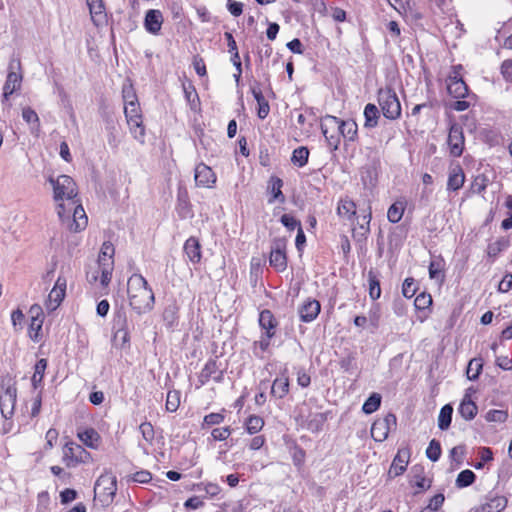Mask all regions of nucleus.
Returning <instances> with one entry per match:
<instances>
[{
  "label": "nucleus",
  "mask_w": 512,
  "mask_h": 512,
  "mask_svg": "<svg viewBox=\"0 0 512 512\" xmlns=\"http://www.w3.org/2000/svg\"><path fill=\"white\" fill-rule=\"evenodd\" d=\"M406 202L398 200L394 202L387 211V218L391 223H398L404 214Z\"/></svg>",
  "instance_id": "31"
},
{
  "label": "nucleus",
  "mask_w": 512,
  "mask_h": 512,
  "mask_svg": "<svg viewBox=\"0 0 512 512\" xmlns=\"http://www.w3.org/2000/svg\"><path fill=\"white\" fill-rule=\"evenodd\" d=\"M281 223L289 230H294L295 228L299 229V227H301L300 222L289 214L282 215Z\"/></svg>",
  "instance_id": "60"
},
{
  "label": "nucleus",
  "mask_w": 512,
  "mask_h": 512,
  "mask_svg": "<svg viewBox=\"0 0 512 512\" xmlns=\"http://www.w3.org/2000/svg\"><path fill=\"white\" fill-rule=\"evenodd\" d=\"M224 420H225L224 412L209 413L204 416L201 428L205 429L208 426L219 425V424L223 423Z\"/></svg>",
  "instance_id": "44"
},
{
  "label": "nucleus",
  "mask_w": 512,
  "mask_h": 512,
  "mask_svg": "<svg viewBox=\"0 0 512 512\" xmlns=\"http://www.w3.org/2000/svg\"><path fill=\"white\" fill-rule=\"evenodd\" d=\"M444 501H445L444 495L442 493H438L430 499L429 504L427 506L435 512L441 508Z\"/></svg>",
  "instance_id": "61"
},
{
  "label": "nucleus",
  "mask_w": 512,
  "mask_h": 512,
  "mask_svg": "<svg viewBox=\"0 0 512 512\" xmlns=\"http://www.w3.org/2000/svg\"><path fill=\"white\" fill-rule=\"evenodd\" d=\"M483 369V359L482 358H473L469 361L466 374L469 380L475 381L479 378Z\"/></svg>",
  "instance_id": "36"
},
{
  "label": "nucleus",
  "mask_w": 512,
  "mask_h": 512,
  "mask_svg": "<svg viewBox=\"0 0 512 512\" xmlns=\"http://www.w3.org/2000/svg\"><path fill=\"white\" fill-rule=\"evenodd\" d=\"M232 433V429L229 426L222 428H214L211 432V436L215 441H224L226 440Z\"/></svg>",
  "instance_id": "53"
},
{
  "label": "nucleus",
  "mask_w": 512,
  "mask_h": 512,
  "mask_svg": "<svg viewBox=\"0 0 512 512\" xmlns=\"http://www.w3.org/2000/svg\"><path fill=\"white\" fill-rule=\"evenodd\" d=\"M378 103L383 115L390 120H396L401 116V104L398 96L391 88L380 89Z\"/></svg>",
  "instance_id": "8"
},
{
  "label": "nucleus",
  "mask_w": 512,
  "mask_h": 512,
  "mask_svg": "<svg viewBox=\"0 0 512 512\" xmlns=\"http://www.w3.org/2000/svg\"><path fill=\"white\" fill-rule=\"evenodd\" d=\"M22 118L28 124H39L37 113L30 107H24L22 109Z\"/></svg>",
  "instance_id": "58"
},
{
  "label": "nucleus",
  "mask_w": 512,
  "mask_h": 512,
  "mask_svg": "<svg viewBox=\"0 0 512 512\" xmlns=\"http://www.w3.org/2000/svg\"><path fill=\"white\" fill-rule=\"evenodd\" d=\"M194 179L198 187L212 188L216 183V175L213 170L204 163L195 167Z\"/></svg>",
  "instance_id": "15"
},
{
  "label": "nucleus",
  "mask_w": 512,
  "mask_h": 512,
  "mask_svg": "<svg viewBox=\"0 0 512 512\" xmlns=\"http://www.w3.org/2000/svg\"><path fill=\"white\" fill-rule=\"evenodd\" d=\"M321 131L332 150H337L341 140L340 119L326 115L321 120Z\"/></svg>",
  "instance_id": "10"
},
{
  "label": "nucleus",
  "mask_w": 512,
  "mask_h": 512,
  "mask_svg": "<svg viewBox=\"0 0 512 512\" xmlns=\"http://www.w3.org/2000/svg\"><path fill=\"white\" fill-rule=\"evenodd\" d=\"M282 187H283V181L275 176L270 177L268 181V187L267 191L269 194L268 203L273 202H279L284 203L285 202V196L282 193Z\"/></svg>",
  "instance_id": "22"
},
{
  "label": "nucleus",
  "mask_w": 512,
  "mask_h": 512,
  "mask_svg": "<svg viewBox=\"0 0 512 512\" xmlns=\"http://www.w3.org/2000/svg\"><path fill=\"white\" fill-rule=\"evenodd\" d=\"M411 456L409 447H402L398 449L389 469V475L396 477L402 475L407 468Z\"/></svg>",
  "instance_id": "16"
},
{
  "label": "nucleus",
  "mask_w": 512,
  "mask_h": 512,
  "mask_svg": "<svg viewBox=\"0 0 512 512\" xmlns=\"http://www.w3.org/2000/svg\"><path fill=\"white\" fill-rule=\"evenodd\" d=\"M487 183L488 179L484 175H478L474 178L470 189L472 193L480 194L485 191Z\"/></svg>",
  "instance_id": "52"
},
{
  "label": "nucleus",
  "mask_w": 512,
  "mask_h": 512,
  "mask_svg": "<svg viewBox=\"0 0 512 512\" xmlns=\"http://www.w3.org/2000/svg\"><path fill=\"white\" fill-rule=\"evenodd\" d=\"M259 324L263 330L262 336L270 340L275 334V328L278 322H259Z\"/></svg>",
  "instance_id": "59"
},
{
  "label": "nucleus",
  "mask_w": 512,
  "mask_h": 512,
  "mask_svg": "<svg viewBox=\"0 0 512 512\" xmlns=\"http://www.w3.org/2000/svg\"><path fill=\"white\" fill-rule=\"evenodd\" d=\"M128 297L131 308L142 315L152 310L154 293L141 274H133L128 280Z\"/></svg>",
  "instance_id": "2"
},
{
  "label": "nucleus",
  "mask_w": 512,
  "mask_h": 512,
  "mask_svg": "<svg viewBox=\"0 0 512 512\" xmlns=\"http://www.w3.org/2000/svg\"><path fill=\"white\" fill-rule=\"evenodd\" d=\"M56 211L61 223L71 232L84 230L88 224V217L77 197L73 198V205L67 200L55 201Z\"/></svg>",
  "instance_id": "4"
},
{
  "label": "nucleus",
  "mask_w": 512,
  "mask_h": 512,
  "mask_svg": "<svg viewBox=\"0 0 512 512\" xmlns=\"http://www.w3.org/2000/svg\"><path fill=\"white\" fill-rule=\"evenodd\" d=\"M309 157V150L306 147H299L293 151L291 161L294 165L303 167L306 165Z\"/></svg>",
  "instance_id": "43"
},
{
  "label": "nucleus",
  "mask_w": 512,
  "mask_h": 512,
  "mask_svg": "<svg viewBox=\"0 0 512 512\" xmlns=\"http://www.w3.org/2000/svg\"><path fill=\"white\" fill-rule=\"evenodd\" d=\"M416 293V287L412 278H406L402 285V294L406 298H411Z\"/></svg>",
  "instance_id": "57"
},
{
  "label": "nucleus",
  "mask_w": 512,
  "mask_h": 512,
  "mask_svg": "<svg viewBox=\"0 0 512 512\" xmlns=\"http://www.w3.org/2000/svg\"><path fill=\"white\" fill-rule=\"evenodd\" d=\"M247 433L253 435L262 430L264 427V420L258 415H250L244 423Z\"/></svg>",
  "instance_id": "38"
},
{
  "label": "nucleus",
  "mask_w": 512,
  "mask_h": 512,
  "mask_svg": "<svg viewBox=\"0 0 512 512\" xmlns=\"http://www.w3.org/2000/svg\"><path fill=\"white\" fill-rule=\"evenodd\" d=\"M91 20L96 26L106 22L105 7L102 0H86Z\"/></svg>",
  "instance_id": "19"
},
{
  "label": "nucleus",
  "mask_w": 512,
  "mask_h": 512,
  "mask_svg": "<svg viewBox=\"0 0 512 512\" xmlns=\"http://www.w3.org/2000/svg\"><path fill=\"white\" fill-rule=\"evenodd\" d=\"M21 64L20 61H11L8 67V74L6 81L3 86V101H7L9 97L21 88L23 76L20 72Z\"/></svg>",
  "instance_id": "11"
},
{
  "label": "nucleus",
  "mask_w": 512,
  "mask_h": 512,
  "mask_svg": "<svg viewBox=\"0 0 512 512\" xmlns=\"http://www.w3.org/2000/svg\"><path fill=\"white\" fill-rule=\"evenodd\" d=\"M77 436L87 447L92 449L97 448L101 442V436L94 428L78 431Z\"/></svg>",
  "instance_id": "23"
},
{
  "label": "nucleus",
  "mask_w": 512,
  "mask_h": 512,
  "mask_svg": "<svg viewBox=\"0 0 512 512\" xmlns=\"http://www.w3.org/2000/svg\"><path fill=\"white\" fill-rule=\"evenodd\" d=\"M139 431L142 434L143 439L152 445L155 437L154 427L150 422H143L139 426Z\"/></svg>",
  "instance_id": "49"
},
{
  "label": "nucleus",
  "mask_w": 512,
  "mask_h": 512,
  "mask_svg": "<svg viewBox=\"0 0 512 512\" xmlns=\"http://www.w3.org/2000/svg\"><path fill=\"white\" fill-rule=\"evenodd\" d=\"M508 418V412L505 410L491 409L485 414L488 422L504 423Z\"/></svg>",
  "instance_id": "48"
},
{
  "label": "nucleus",
  "mask_w": 512,
  "mask_h": 512,
  "mask_svg": "<svg viewBox=\"0 0 512 512\" xmlns=\"http://www.w3.org/2000/svg\"><path fill=\"white\" fill-rule=\"evenodd\" d=\"M252 94H253V96H254V98L257 101L258 106H259L258 107V116H259V118H261V119L266 118L270 109H269L268 102L265 100L261 90L253 88L252 89Z\"/></svg>",
  "instance_id": "42"
},
{
  "label": "nucleus",
  "mask_w": 512,
  "mask_h": 512,
  "mask_svg": "<svg viewBox=\"0 0 512 512\" xmlns=\"http://www.w3.org/2000/svg\"><path fill=\"white\" fill-rule=\"evenodd\" d=\"M320 309L321 306L317 300H307L299 309L301 320H314Z\"/></svg>",
  "instance_id": "25"
},
{
  "label": "nucleus",
  "mask_w": 512,
  "mask_h": 512,
  "mask_svg": "<svg viewBox=\"0 0 512 512\" xmlns=\"http://www.w3.org/2000/svg\"><path fill=\"white\" fill-rule=\"evenodd\" d=\"M447 144L451 156L460 157L462 155L465 146V138L460 125L452 124L450 126Z\"/></svg>",
  "instance_id": "13"
},
{
  "label": "nucleus",
  "mask_w": 512,
  "mask_h": 512,
  "mask_svg": "<svg viewBox=\"0 0 512 512\" xmlns=\"http://www.w3.org/2000/svg\"><path fill=\"white\" fill-rule=\"evenodd\" d=\"M269 263L278 272L287 268L286 241L284 239L279 238L273 241Z\"/></svg>",
  "instance_id": "12"
},
{
  "label": "nucleus",
  "mask_w": 512,
  "mask_h": 512,
  "mask_svg": "<svg viewBox=\"0 0 512 512\" xmlns=\"http://www.w3.org/2000/svg\"><path fill=\"white\" fill-rule=\"evenodd\" d=\"M3 393L0 395V410L5 419H10L15 410L17 401V388L15 380L9 376L1 377L0 381Z\"/></svg>",
  "instance_id": "5"
},
{
  "label": "nucleus",
  "mask_w": 512,
  "mask_h": 512,
  "mask_svg": "<svg viewBox=\"0 0 512 512\" xmlns=\"http://www.w3.org/2000/svg\"><path fill=\"white\" fill-rule=\"evenodd\" d=\"M508 500L505 496L489 494L486 502L481 505V512H502L507 506Z\"/></svg>",
  "instance_id": "20"
},
{
  "label": "nucleus",
  "mask_w": 512,
  "mask_h": 512,
  "mask_svg": "<svg viewBox=\"0 0 512 512\" xmlns=\"http://www.w3.org/2000/svg\"><path fill=\"white\" fill-rule=\"evenodd\" d=\"M477 406L476 404L470 399L469 396H465L462 402L460 403V406L458 408L459 414L465 419V420H472L477 414Z\"/></svg>",
  "instance_id": "27"
},
{
  "label": "nucleus",
  "mask_w": 512,
  "mask_h": 512,
  "mask_svg": "<svg viewBox=\"0 0 512 512\" xmlns=\"http://www.w3.org/2000/svg\"><path fill=\"white\" fill-rule=\"evenodd\" d=\"M337 212L340 216L350 219L356 213V205L352 200L343 199L338 204Z\"/></svg>",
  "instance_id": "41"
},
{
  "label": "nucleus",
  "mask_w": 512,
  "mask_h": 512,
  "mask_svg": "<svg viewBox=\"0 0 512 512\" xmlns=\"http://www.w3.org/2000/svg\"><path fill=\"white\" fill-rule=\"evenodd\" d=\"M115 249L112 243L104 242L100 249L98 259L86 271V279L92 285L107 288L111 282L114 271Z\"/></svg>",
  "instance_id": "1"
},
{
  "label": "nucleus",
  "mask_w": 512,
  "mask_h": 512,
  "mask_svg": "<svg viewBox=\"0 0 512 512\" xmlns=\"http://www.w3.org/2000/svg\"><path fill=\"white\" fill-rule=\"evenodd\" d=\"M67 281L64 277L59 276L54 287L50 291L45 303L46 310L49 312L56 310L63 301L66 294Z\"/></svg>",
  "instance_id": "14"
},
{
  "label": "nucleus",
  "mask_w": 512,
  "mask_h": 512,
  "mask_svg": "<svg viewBox=\"0 0 512 512\" xmlns=\"http://www.w3.org/2000/svg\"><path fill=\"white\" fill-rule=\"evenodd\" d=\"M465 182V174L463 168L459 164L451 165L449 169V177L447 181V189L459 190Z\"/></svg>",
  "instance_id": "21"
},
{
  "label": "nucleus",
  "mask_w": 512,
  "mask_h": 512,
  "mask_svg": "<svg viewBox=\"0 0 512 512\" xmlns=\"http://www.w3.org/2000/svg\"><path fill=\"white\" fill-rule=\"evenodd\" d=\"M225 371L226 367L222 365L217 356L210 358L198 375L196 388L204 386L210 380H213L215 383H222L224 381Z\"/></svg>",
  "instance_id": "9"
},
{
  "label": "nucleus",
  "mask_w": 512,
  "mask_h": 512,
  "mask_svg": "<svg viewBox=\"0 0 512 512\" xmlns=\"http://www.w3.org/2000/svg\"><path fill=\"white\" fill-rule=\"evenodd\" d=\"M341 137L346 141H355L357 138L358 126L353 120H340Z\"/></svg>",
  "instance_id": "28"
},
{
  "label": "nucleus",
  "mask_w": 512,
  "mask_h": 512,
  "mask_svg": "<svg viewBox=\"0 0 512 512\" xmlns=\"http://www.w3.org/2000/svg\"><path fill=\"white\" fill-rule=\"evenodd\" d=\"M464 453L465 446H455L450 450V458L460 464L463 460Z\"/></svg>",
  "instance_id": "64"
},
{
  "label": "nucleus",
  "mask_w": 512,
  "mask_h": 512,
  "mask_svg": "<svg viewBox=\"0 0 512 512\" xmlns=\"http://www.w3.org/2000/svg\"><path fill=\"white\" fill-rule=\"evenodd\" d=\"M453 408L450 404L444 405L438 416V427L440 430H447L452 421Z\"/></svg>",
  "instance_id": "35"
},
{
  "label": "nucleus",
  "mask_w": 512,
  "mask_h": 512,
  "mask_svg": "<svg viewBox=\"0 0 512 512\" xmlns=\"http://www.w3.org/2000/svg\"><path fill=\"white\" fill-rule=\"evenodd\" d=\"M441 444L438 440L432 439L426 449V456L429 460L436 462L441 456Z\"/></svg>",
  "instance_id": "45"
},
{
  "label": "nucleus",
  "mask_w": 512,
  "mask_h": 512,
  "mask_svg": "<svg viewBox=\"0 0 512 512\" xmlns=\"http://www.w3.org/2000/svg\"><path fill=\"white\" fill-rule=\"evenodd\" d=\"M53 187L54 201L67 200L68 204L73 205V198L77 197V188L74 180L68 175H60L56 179L49 178Z\"/></svg>",
  "instance_id": "7"
},
{
  "label": "nucleus",
  "mask_w": 512,
  "mask_h": 512,
  "mask_svg": "<svg viewBox=\"0 0 512 512\" xmlns=\"http://www.w3.org/2000/svg\"><path fill=\"white\" fill-rule=\"evenodd\" d=\"M289 392V379L282 376L273 381L271 394L279 399L284 398Z\"/></svg>",
  "instance_id": "29"
},
{
  "label": "nucleus",
  "mask_w": 512,
  "mask_h": 512,
  "mask_svg": "<svg viewBox=\"0 0 512 512\" xmlns=\"http://www.w3.org/2000/svg\"><path fill=\"white\" fill-rule=\"evenodd\" d=\"M47 368V360L44 358L39 359L34 366V374L31 382L34 389H37L42 384V380Z\"/></svg>",
  "instance_id": "33"
},
{
  "label": "nucleus",
  "mask_w": 512,
  "mask_h": 512,
  "mask_svg": "<svg viewBox=\"0 0 512 512\" xmlns=\"http://www.w3.org/2000/svg\"><path fill=\"white\" fill-rule=\"evenodd\" d=\"M478 455L480 457V461L474 464V468L477 470L482 469L485 463L493 460V452L489 447H481Z\"/></svg>",
  "instance_id": "50"
},
{
  "label": "nucleus",
  "mask_w": 512,
  "mask_h": 512,
  "mask_svg": "<svg viewBox=\"0 0 512 512\" xmlns=\"http://www.w3.org/2000/svg\"><path fill=\"white\" fill-rule=\"evenodd\" d=\"M184 252L193 263H199L201 260V245L195 237H190L184 244Z\"/></svg>",
  "instance_id": "24"
},
{
  "label": "nucleus",
  "mask_w": 512,
  "mask_h": 512,
  "mask_svg": "<svg viewBox=\"0 0 512 512\" xmlns=\"http://www.w3.org/2000/svg\"><path fill=\"white\" fill-rule=\"evenodd\" d=\"M447 90L454 98H465L468 96V87L457 72L449 76Z\"/></svg>",
  "instance_id": "18"
},
{
  "label": "nucleus",
  "mask_w": 512,
  "mask_h": 512,
  "mask_svg": "<svg viewBox=\"0 0 512 512\" xmlns=\"http://www.w3.org/2000/svg\"><path fill=\"white\" fill-rule=\"evenodd\" d=\"M326 421L327 416L325 413H313L308 416L305 427L312 433H318L322 430Z\"/></svg>",
  "instance_id": "26"
},
{
  "label": "nucleus",
  "mask_w": 512,
  "mask_h": 512,
  "mask_svg": "<svg viewBox=\"0 0 512 512\" xmlns=\"http://www.w3.org/2000/svg\"><path fill=\"white\" fill-rule=\"evenodd\" d=\"M389 430L386 428L384 422H380L378 419L373 422L371 426V436L377 442H383L389 435Z\"/></svg>",
  "instance_id": "39"
},
{
  "label": "nucleus",
  "mask_w": 512,
  "mask_h": 512,
  "mask_svg": "<svg viewBox=\"0 0 512 512\" xmlns=\"http://www.w3.org/2000/svg\"><path fill=\"white\" fill-rule=\"evenodd\" d=\"M77 498V492L74 489L66 488L60 493V499L62 504H67L74 501Z\"/></svg>",
  "instance_id": "62"
},
{
  "label": "nucleus",
  "mask_w": 512,
  "mask_h": 512,
  "mask_svg": "<svg viewBox=\"0 0 512 512\" xmlns=\"http://www.w3.org/2000/svg\"><path fill=\"white\" fill-rule=\"evenodd\" d=\"M227 8L229 12L235 17L240 16L243 12V4L234 0L227 1Z\"/></svg>",
  "instance_id": "63"
},
{
  "label": "nucleus",
  "mask_w": 512,
  "mask_h": 512,
  "mask_svg": "<svg viewBox=\"0 0 512 512\" xmlns=\"http://www.w3.org/2000/svg\"><path fill=\"white\" fill-rule=\"evenodd\" d=\"M365 123L364 127L374 128L378 124L379 110L376 105L368 103L364 108Z\"/></svg>",
  "instance_id": "32"
},
{
  "label": "nucleus",
  "mask_w": 512,
  "mask_h": 512,
  "mask_svg": "<svg viewBox=\"0 0 512 512\" xmlns=\"http://www.w3.org/2000/svg\"><path fill=\"white\" fill-rule=\"evenodd\" d=\"M131 480L140 484H147L152 480V474L148 470H140L134 473Z\"/></svg>",
  "instance_id": "56"
},
{
  "label": "nucleus",
  "mask_w": 512,
  "mask_h": 512,
  "mask_svg": "<svg viewBox=\"0 0 512 512\" xmlns=\"http://www.w3.org/2000/svg\"><path fill=\"white\" fill-rule=\"evenodd\" d=\"M118 324H120L119 327L113 328L116 330L112 337V344L116 348H123L129 342V333L127 328L124 326L125 322H118Z\"/></svg>",
  "instance_id": "30"
},
{
  "label": "nucleus",
  "mask_w": 512,
  "mask_h": 512,
  "mask_svg": "<svg viewBox=\"0 0 512 512\" xmlns=\"http://www.w3.org/2000/svg\"><path fill=\"white\" fill-rule=\"evenodd\" d=\"M500 72L506 82L512 83V59H507L502 62Z\"/></svg>",
  "instance_id": "55"
},
{
  "label": "nucleus",
  "mask_w": 512,
  "mask_h": 512,
  "mask_svg": "<svg viewBox=\"0 0 512 512\" xmlns=\"http://www.w3.org/2000/svg\"><path fill=\"white\" fill-rule=\"evenodd\" d=\"M122 94L124 101V114L130 132L135 140L144 144L145 127L143 125L142 113L135 91L131 85H124Z\"/></svg>",
  "instance_id": "3"
},
{
  "label": "nucleus",
  "mask_w": 512,
  "mask_h": 512,
  "mask_svg": "<svg viewBox=\"0 0 512 512\" xmlns=\"http://www.w3.org/2000/svg\"><path fill=\"white\" fill-rule=\"evenodd\" d=\"M429 276L431 279L442 281L444 278L443 265L441 261L433 260L429 265Z\"/></svg>",
  "instance_id": "51"
},
{
  "label": "nucleus",
  "mask_w": 512,
  "mask_h": 512,
  "mask_svg": "<svg viewBox=\"0 0 512 512\" xmlns=\"http://www.w3.org/2000/svg\"><path fill=\"white\" fill-rule=\"evenodd\" d=\"M117 492V478L112 472L102 473L95 482L94 494L102 505H110Z\"/></svg>",
  "instance_id": "6"
},
{
  "label": "nucleus",
  "mask_w": 512,
  "mask_h": 512,
  "mask_svg": "<svg viewBox=\"0 0 512 512\" xmlns=\"http://www.w3.org/2000/svg\"><path fill=\"white\" fill-rule=\"evenodd\" d=\"M382 396L379 393H372L364 402L362 411L369 415L377 411L381 405Z\"/></svg>",
  "instance_id": "37"
},
{
  "label": "nucleus",
  "mask_w": 512,
  "mask_h": 512,
  "mask_svg": "<svg viewBox=\"0 0 512 512\" xmlns=\"http://www.w3.org/2000/svg\"><path fill=\"white\" fill-rule=\"evenodd\" d=\"M476 480V475L472 470L466 469L461 471L455 480L457 488H466L472 485Z\"/></svg>",
  "instance_id": "40"
},
{
  "label": "nucleus",
  "mask_w": 512,
  "mask_h": 512,
  "mask_svg": "<svg viewBox=\"0 0 512 512\" xmlns=\"http://www.w3.org/2000/svg\"><path fill=\"white\" fill-rule=\"evenodd\" d=\"M42 323L43 322H30L29 324L28 336L35 343H39L43 339Z\"/></svg>",
  "instance_id": "46"
},
{
  "label": "nucleus",
  "mask_w": 512,
  "mask_h": 512,
  "mask_svg": "<svg viewBox=\"0 0 512 512\" xmlns=\"http://www.w3.org/2000/svg\"><path fill=\"white\" fill-rule=\"evenodd\" d=\"M164 22L163 13L158 9H149L145 13L144 28L152 35H159Z\"/></svg>",
  "instance_id": "17"
},
{
  "label": "nucleus",
  "mask_w": 512,
  "mask_h": 512,
  "mask_svg": "<svg viewBox=\"0 0 512 512\" xmlns=\"http://www.w3.org/2000/svg\"><path fill=\"white\" fill-rule=\"evenodd\" d=\"M84 450L82 447L74 442L67 443L63 448V454L65 460H70L72 462L78 463L80 461V454Z\"/></svg>",
  "instance_id": "34"
},
{
  "label": "nucleus",
  "mask_w": 512,
  "mask_h": 512,
  "mask_svg": "<svg viewBox=\"0 0 512 512\" xmlns=\"http://www.w3.org/2000/svg\"><path fill=\"white\" fill-rule=\"evenodd\" d=\"M432 304V297L429 294L421 293L414 301V305L418 310H424Z\"/></svg>",
  "instance_id": "54"
},
{
  "label": "nucleus",
  "mask_w": 512,
  "mask_h": 512,
  "mask_svg": "<svg viewBox=\"0 0 512 512\" xmlns=\"http://www.w3.org/2000/svg\"><path fill=\"white\" fill-rule=\"evenodd\" d=\"M180 405V392L173 390L167 393L166 399V410L169 412H175Z\"/></svg>",
  "instance_id": "47"
}]
</instances>
